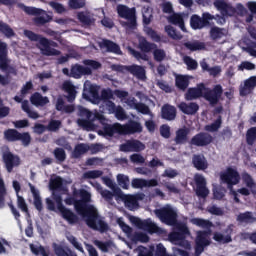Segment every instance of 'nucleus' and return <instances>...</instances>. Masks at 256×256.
Here are the masks:
<instances>
[{"label": "nucleus", "mask_w": 256, "mask_h": 256, "mask_svg": "<svg viewBox=\"0 0 256 256\" xmlns=\"http://www.w3.org/2000/svg\"><path fill=\"white\" fill-rule=\"evenodd\" d=\"M25 37H27L30 41H36L39 43L38 47H41V39H44L43 36L36 34L35 32L31 30H25L24 31Z\"/></svg>", "instance_id": "obj_53"}, {"label": "nucleus", "mask_w": 256, "mask_h": 256, "mask_svg": "<svg viewBox=\"0 0 256 256\" xmlns=\"http://www.w3.org/2000/svg\"><path fill=\"white\" fill-rule=\"evenodd\" d=\"M205 89V85L203 83H200L197 85V87L188 88L187 92L185 93V99L186 101H195V99H199L203 97Z\"/></svg>", "instance_id": "obj_20"}, {"label": "nucleus", "mask_w": 256, "mask_h": 256, "mask_svg": "<svg viewBox=\"0 0 256 256\" xmlns=\"http://www.w3.org/2000/svg\"><path fill=\"white\" fill-rule=\"evenodd\" d=\"M184 63L187 65L189 71H195V69L199 67V64L196 62V60L189 56L184 58Z\"/></svg>", "instance_id": "obj_63"}, {"label": "nucleus", "mask_w": 256, "mask_h": 256, "mask_svg": "<svg viewBox=\"0 0 256 256\" xmlns=\"http://www.w3.org/2000/svg\"><path fill=\"white\" fill-rule=\"evenodd\" d=\"M98 134L103 137H113L114 135H123L121 129V123L103 124L102 130L98 131Z\"/></svg>", "instance_id": "obj_19"}, {"label": "nucleus", "mask_w": 256, "mask_h": 256, "mask_svg": "<svg viewBox=\"0 0 256 256\" xmlns=\"http://www.w3.org/2000/svg\"><path fill=\"white\" fill-rule=\"evenodd\" d=\"M192 223L193 225L201 227L202 229H211V227H213V222L205 220L203 218H194L192 219Z\"/></svg>", "instance_id": "obj_43"}, {"label": "nucleus", "mask_w": 256, "mask_h": 256, "mask_svg": "<svg viewBox=\"0 0 256 256\" xmlns=\"http://www.w3.org/2000/svg\"><path fill=\"white\" fill-rule=\"evenodd\" d=\"M59 212L61 213L63 219H65V221H68L70 225H73L79 221V217L77 216V214H74L71 209H68L65 206L64 208L60 209Z\"/></svg>", "instance_id": "obj_33"}, {"label": "nucleus", "mask_w": 256, "mask_h": 256, "mask_svg": "<svg viewBox=\"0 0 256 256\" xmlns=\"http://www.w3.org/2000/svg\"><path fill=\"white\" fill-rule=\"evenodd\" d=\"M213 5L222 17H233L235 15V8L225 0H213Z\"/></svg>", "instance_id": "obj_17"}, {"label": "nucleus", "mask_w": 256, "mask_h": 256, "mask_svg": "<svg viewBox=\"0 0 256 256\" xmlns=\"http://www.w3.org/2000/svg\"><path fill=\"white\" fill-rule=\"evenodd\" d=\"M179 109L184 113V115H195L199 111V104L195 102L185 103L182 102L179 104Z\"/></svg>", "instance_id": "obj_30"}, {"label": "nucleus", "mask_w": 256, "mask_h": 256, "mask_svg": "<svg viewBox=\"0 0 256 256\" xmlns=\"http://www.w3.org/2000/svg\"><path fill=\"white\" fill-rule=\"evenodd\" d=\"M17 207L23 212L26 213L28 217L31 216L29 214V207L27 206V202H25V198L21 195H17Z\"/></svg>", "instance_id": "obj_49"}, {"label": "nucleus", "mask_w": 256, "mask_h": 256, "mask_svg": "<svg viewBox=\"0 0 256 256\" xmlns=\"http://www.w3.org/2000/svg\"><path fill=\"white\" fill-rule=\"evenodd\" d=\"M155 215L160 219L164 225H168L169 227H175L178 223V215L177 212L171 206H165L160 209L155 210Z\"/></svg>", "instance_id": "obj_4"}, {"label": "nucleus", "mask_w": 256, "mask_h": 256, "mask_svg": "<svg viewBox=\"0 0 256 256\" xmlns=\"http://www.w3.org/2000/svg\"><path fill=\"white\" fill-rule=\"evenodd\" d=\"M220 179L222 183L227 185L228 189H233V186L239 185L241 181V175L232 167H228L225 172L220 174Z\"/></svg>", "instance_id": "obj_9"}, {"label": "nucleus", "mask_w": 256, "mask_h": 256, "mask_svg": "<svg viewBox=\"0 0 256 256\" xmlns=\"http://www.w3.org/2000/svg\"><path fill=\"white\" fill-rule=\"evenodd\" d=\"M4 139L8 143L21 142L23 147H29L31 145V134L29 132H19L17 129L9 128L4 131Z\"/></svg>", "instance_id": "obj_3"}, {"label": "nucleus", "mask_w": 256, "mask_h": 256, "mask_svg": "<svg viewBox=\"0 0 256 256\" xmlns=\"http://www.w3.org/2000/svg\"><path fill=\"white\" fill-rule=\"evenodd\" d=\"M130 221L132 225H135L138 229H142V231H146L153 235V233H161V228L157 226V224L153 223L150 219L141 220L139 217L131 216Z\"/></svg>", "instance_id": "obj_7"}, {"label": "nucleus", "mask_w": 256, "mask_h": 256, "mask_svg": "<svg viewBox=\"0 0 256 256\" xmlns=\"http://www.w3.org/2000/svg\"><path fill=\"white\" fill-rule=\"evenodd\" d=\"M120 151L122 153H141V151H145V144L137 139L127 140L126 143L120 145Z\"/></svg>", "instance_id": "obj_16"}, {"label": "nucleus", "mask_w": 256, "mask_h": 256, "mask_svg": "<svg viewBox=\"0 0 256 256\" xmlns=\"http://www.w3.org/2000/svg\"><path fill=\"white\" fill-rule=\"evenodd\" d=\"M183 47H185V49H187L188 51H192V53L195 51H205L206 49L204 42H201L199 40H195L193 42H184Z\"/></svg>", "instance_id": "obj_35"}, {"label": "nucleus", "mask_w": 256, "mask_h": 256, "mask_svg": "<svg viewBox=\"0 0 256 256\" xmlns=\"http://www.w3.org/2000/svg\"><path fill=\"white\" fill-rule=\"evenodd\" d=\"M122 135H135V133H143V126L135 120H128L126 124H121Z\"/></svg>", "instance_id": "obj_18"}, {"label": "nucleus", "mask_w": 256, "mask_h": 256, "mask_svg": "<svg viewBox=\"0 0 256 256\" xmlns=\"http://www.w3.org/2000/svg\"><path fill=\"white\" fill-rule=\"evenodd\" d=\"M89 151V145L85 143L77 144L72 152V157L74 159H81L82 155H85Z\"/></svg>", "instance_id": "obj_39"}, {"label": "nucleus", "mask_w": 256, "mask_h": 256, "mask_svg": "<svg viewBox=\"0 0 256 256\" xmlns=\"http://www.w3.org/2000/svg\"><path fill=\"white\" fill-rule=\"evenodd\" d=\"M215 20V15H212L209 12H203L202 16L193 14L190 17V27L194 31L205 29V27H213L211 21Z\"/></svg>", "instance_id": "obj_5"}, {"label": "nucleus", "mask_w": 256, "mask_h": 256, "mask_svg": "<svg viewBox=\"0 0 256 256\" xmlns=\"http://www.w3.org/2000/svg\"><path fill=\"white\" fill-rule=\"evenodd\" d=\"M5 195H7V188L5 187V181L0 178V209L5 207Z\"/></svg>", "instance_id": "obj_51"}, {"label": "nucleus", "mask_w": 256, "mask_h": 256, "mask_svg": "<svg viewBox=\"0 0 256 256\" xmlns=\"http://www.w3.org/2000/svg\"><path fill=\"white\" fill-rule=\"evenodd\" d=\"M214 241H216L217 243H222L223 245L227 244V243H231V241H233V238H231V235H223L222 233L219 232H215L214 236H213Z\"/></svg>", "instance_id": "obj_46"}, {"label": "nucleus", "mask_w": 256, "mask_h": 256, "mask_svg": "<svg viewBox=\"0 0 256 256\" xmlns=\"http://www.w3.org/2000/svg\"><path fill=\"white\" fill-rule=\"evenodd\" d=\"M146 35L152 39V41H155V43H161V35L157 33V31L153 30L151 27H147L146 30Z\"/></svg>", "instance_id": "obj_57"}, {"label": "nucleus", "mask_w": 256, "mask_h": 256, "mask_svg": "<svg viewBox=\"0 0 256 256\" xmlns=\"http://www.w3.org/2000/svg\"><path fill=\"white\" fill-rule=\"evenodd\" d=\"M30 103L35 107H45L49 103V98L41 95L39 92H35L30 97Z\"/></svg>", "instance_id": "obj_31"}, {"label": "nucleus", "mask_w": 256, "mask_h": 256, "mask_svg": "<svg viewBox=\"0 0 256 256\" xmlns=\"http://www.w3.org/2000/svg\"><path fill=\"white\" fill-rule=\"evenodd\" d=\"M211 143H213V136L207 132H200L191 138L189 145L192 147H207Z\"/></svg>", "instance_id": "obj_14"}, {"label": "nucleus", "mask_w": 256, "mask_h": 256, "mask_svg": "<svg viewBox=\"0 0 256 256\" xmlns=\"http://www.w3.org/2000/svg\"><path fill=\"white\" fill-rule=\"evenodd\" d=\"M176 87L180 89V91L187 90V87H189V77L179 75L176 77Z\"/></svg>", "instance_id": "obj_41"}, {"label": "nucleus", "mask_w": 256, "mask_h": 256, "mask_svg": "<svg viewBox=\"0 0 256 256\" xmlns=\"http://www.w3.org/2000/svg\"><path fill=\"white\" fill-rule=\"evenodd\" d=\"M189 128H179L174 138L175 145H185L189 141Z\"/></svg>", "instance_id": "obj_28"}, {"label": "nucleus", "mask_w": 256, "mask_h": 256, "mask_svg": "<svg viewBox=\"0 0 256 256\" xmlns=\"http://www.w3.org/2000/svg\"><path fill=\"white\" fill-rule=\"evenodd\" d=\"M48 131H59L61 129V121L60 120H51L46 126Z\"/></svg>", "instance_id": "obj_64"}, {"label": "nucleus", "mask_w": 256, "mask_h": 256, "mask_svg": "<svg viewBox=\"0 0 256 256\" xmlns=\"http://www.w3.org/2000/svg\"><path fill=\"white\" fill-rule=\"evenodd\" d=\"M256 86V76H251L250 78L244 81V87L240 88L241 97H247V95H251L253 93V89Z\"/></svg>", "instance_id": "obj_27"}, {"label": "nucleus", "mask_w": 256, "mask_h": 256, "mask_svg": "<svg viewBox=\"0 0 256 256\" xmlns=\"http://www.w3.org/2000/svg\"><path fill=\"white\" fill-rule=\"evenodd\" d=\"M112 70L117 71L118 73H125V71H128V73H131V75H134V77H137V79H145V68L143 66H139L137 64L130 65V66H123L119 64L112 65Z\"/></svg>", "instance_id": "obj_10"}, {"label": "nucleus", "mask_w": 256, "mask_h": 256, "mask_svg": "<svg viewBox=\"0 0 256 256\" xmlns=\"http://www.w3.org/2000/svg\"><path fill=\"white\" fill-rule=\"evenodd\" d=\"M117 13L121 19H126L127 22H121L122 27L134 31L137 29V10L135 8H129L126 5H118Z\"/></svg>", "instance_id": "obj_2"}, {"label": "nucleus", "mask_w": 256, "mask_h": 256, "mask_svg": "<svg viewBox=\"0 0 256 256\" xmlns=\"http://www.w3.org/2000/svg\"><path fill=\"white\" fill-rule=\"evenodd\" d=\"M161 119L165 121H175V119H177V108L171 104H164L161 107Z\"/></svg>", "instance_id": "obj_23"}, {"label": "nucleus", "mask_w": 256, "mask_h": 256, "mask_svg": "<svg viewBox=\"0 0 256 256\" xmlns=\"http://www.w3.org/2000/svg\"><path fill=\"white\" fill-rule=\"evenodd\" d=\"M0 33H3L5 37H8V39H11V37H15V31H13V28L9 26V24L4 23L3 21L0 22Z\"/></svg>", "instance_id": "obj_42"}, {"label": "nucleus", "mask_w": 256, "mask_h": 256, "mask_svg": "<svg viewBox=\"0 0 256 256\" xmlns=\"http://www.w3.org/2000/svg\"><path fill=\"white\" fill-rule=\"evenodd\" d=\"M52 47H59V44L53 40H49L46 37L41 38L40 40V46H38V49L40 50L41 54L45 57H57L61 55V51L57 50Z\"/></svg>", "instance_id": "obj_8"}, {"label": "nucleus", "mask_w": 256, "mask_h": 256, "mask_svg": "<svg viewBox=\"0 0 256 256\" xmlns=\"http://www.w3.org/2000/svg\"><path fill=\"white\" fill-rule=\"evenodd\" d=\"M129 52L137 61H149V56L145 52H140L133 48H129Z\"/></svg>", "instance_id": "obj_54"}, {"label": "nucleus", "mask_w": 256, "mask_h": 256, "mask_svg": "<svg viewBox=\"0 0 256 256\" xmlns=\"http://www.w3.org/2000/svg\"><path fill=\"white\" fill-rule=\"evenodd\" d=\"M50 189L52 191H63V178H61V176H58L50 180Z\"/></svg>", "instance_id": "obj_45"}, {"label": "nucleus", "mask_w": 256, "mask_h": 256, "mask_svg": "<svg viewBox=\"0 0 256 256\" xmlns=\"http://www.w3.org/2000/svg\"><path fill=\"white\" fill-rule=\"evenodd\" d=\"M194 182L196 184L195 193L200 199H207L209 197V188H207V180L203 174L196 173L194 175Z\"/></svg>", "instance_id": "obj_13"}, {"label": "nucleus", "mask_w": 256, "mask_h": 256, "mask_svg": "<svg viewBox=\"0 0 256 256\" xmlns=\"http://www.w3.org/2000/svg\"><path fill=\"white\" fill-rule=\"evenodd\" d=\"M117 182L119 187L122 189H129V176H126L125 174H118Z\"/></svg>", "instance_id": "obj_56"}, {"label": "nucleus", "mask_w": 256, "mask_h": 256, "mask_svg": "<svg viewBox=\"0 0 256 256\" xmlns=\"http://www.w3.org/2000/svg\"><path fill=\"white\" fill-rule=\"evenodd\" d=\"M89 93L92 97V103H101V96L99 95V87L97 85H90Z\"/></svg>", "instance_id": "obj_48"}, {"label": "nucleus", "mask_w": 256, "mask_h": 256, "mask_svg": "<svg viewBox=\"0 0 256 256\" xmlns=\"http://www.w3.org/2000/svg\"><path fill=\"white\" fill-rule=\"evenodd\" d=\"M165 31L170 39H173L174 41H181V39H183V35H181L177 29L171 25L165 26Z\"/></svg>", "instance_id": "obj_40"}, {"label": "nucleus", "mask_w": 256, "mask_h": 256, "mask_svg": "<svg viewBox=\"0 0 256 256\" xmlns=\"http://www.w3.org/2000/svg\"><path fill=\"white\" fill-rule=\"evenodd\" d=\"M209 35L212 41H219V39H223V37H227V29L213 26L210 29Z\"/></svg>", "instance_id": "obj_34"}, {"label": "nucleus", "mask_w": 256, "mask_h": 256, "mask_svg": "<svg viewBox=\"0 0 256 256\" xmlns=\"http://www.w3.org/2000/svg\"><path fill=\"white\" fill-rule=\"evenodd\" d=\"M185 16L183 13H176L173 12L170 16H168L167 21L171 25H175L176 27H179L181 31L184 33H187V28L185 27Z\"/></svg>", "instance_id": "obj_22"}, {"label": "nucleus", "mask_w": 256, "mask_h": 256, "mask_svg": "<svg viewBox=\"0 0 256 256\" xmlns=\"http://www.w3.org/2000/svg\"><path fill=\"white\" fill-rule=\"evenodd\" d=\"M196 245H202L204 247H209V245H211V240L209 239V233H207V231H199L197 233Z\"/></svg>", "instance_id": "obj_38"}, {"label": "nucleus", "mask_w": 256, "mask_h": 256, "mask_svg": "<svg viewBox=\"0 0 256 256\" xmlns=\"http://www.w3.org/2000/svg\"><path fill=\"white\" fill-rule=\"evenodd\" d=\"M124 204L131 211L139 205V202L137 201V198L135 196H125L124 197Z\"/></svg>", "instance_id": "obj_52"}, {"label": "nucleus", "mask_w": 256, "mask_h": 256, "mask_svg": "<svg viewBox=\"0 0 256 256\" xmlns=\"http://www.w3.org/2000/svg\"><path fill=\"white\" fill-rule=\"evenodd\" d=\"M236 221H238V223H245L246 225H251V223L256 222V218L255 216H253V212L246 211L244 213H240L237 216Z\"/></svg>", "instance_id": "obj_36"}, {"label": "nucleus", "mask_w": 256, "mask_h": 256, "mask_svg": "<svg viewBox=\"0 0 256 256\" xmlns=\"http://www.w3.org/2000/svg\"><path fill=\"white\" fill-rule=\"evenodd\" d=\"M29 185H30V191L34 197L35 209H37V211L41 213V211H43V201L41 200V196L39 195V190H37L35 186H33L32 184H29Z\"/></svg>", "instance_id": "obj_37"}, {"label": "nucleus", "mask_w": 256, "mask_h": 256, "mask_svg": "<svg viewBox=\"0 0 256 256\" xmlns=\"http://www.w3.org/2000/svg\"><path fill=\"white\" fill-rule=\"evenodd\" d=\"M77 124L79 125V127H82L84 131H91L94 127V124L87 119H78Z\"/></svg>", "instance_id": "obj_61"}, {"label": "nucleus", "mask_w": 256, "mask_h": 256, "mask_svg": "<svg viewBox=\"0 0 256 256\" xmlns=\"http://www.w3.org/2000/svg\"><path fill=\"white\" fill-rule=\"evenodd\" d=\"M242 181L248 187V189H253L255 187V180H253V176L249 174L248 172H243L241 174Z\"/></svg>", "instance_id": "obj_50"}, {"label": "nucleus", "mask_w": 256, "mask_h": 256, "mask_svg": "<svg viewBox=\"0 0 256 256\" xmlns=\"http://www.w3.org/2000/svg\"><path fill=\"white\" fill-rule=\"evenodd\" d=\"M53 250L56 256H77V253L71 250V248L61 246L57 243L53 244Z\"/></svg>", "instance_id": "obj_32"}, {"label": "nucleus", "mask_w": 256, "mask_h": 256, "mask_svg": "<svg viewBox=\"0 0 256 256\" xmlns=\"http://www.w3.org/2000/svg\"><path fill=\"white\" fill-rule=\"evenodd\" d=\"M222 123L223 120L221 116H219L212 124L206 125L205 130L209 131L210 133H215V131H219V129H221Z\"/></svg>", "instance_id": "obj_47"}, {"label": "nucleus", "mask_w": 256, "mask_h": 256, "mask_svg": "<svg viewBox=\"0 0 256 256\" xmlns=\"http://www.w3.org/2000/svg\"><path fill=\"white\" fill-rule=\"evenodd\" d=\"M93 70H91L90 67H85L80 64L72 65L70 69V77H73V79H81L83 75H92Z\"/></svg>", "instance_id": "obj_21"}, {"label": "nucleus", "mask_w": 256, "mask_h": 256, "mask_svg": "<svg viewBox=\"0 0 256 256\" xmlns=\"http://www.w3.org/2000/svg\"><path fill=\"white\" fill-rule=\"evenodd\" d=\"M91 203V193L85 189H80V199L76 202V212L86 219V225L94 231L100 233H107L109 231V224L101 218L95 206Z\"/></svg>", "instance_id": "obj_1"}, {"label": "nucleus", "mask_w": 256, "mask_h": 256, "mask_svg": "<svg viewBox=\"0 0 256 256\" xmlns=\"http://www.w3.org/2000/svg\"><path fill=\"white\" fill-rule=\"evenodd\" d=\"M62 91L67 93L66 99L68 103H73L77 98V90L75 89V85L71 81H64L62 84Z\"/></svg>", "instance_id": "obj_25"}, {"label": "nucleus", "mask_w": 256, "mask_h": 256, "mask_svg": "<svg viewBox=\"0 0 256 256\" xmlns=\"http://www.w3.org/2000/svg\"><path fill=\"white\" fill-rule=\"evenodd\" d=\"M22 9L26 13V15L36 16L34 18V23L35 25H37V27H40V25H46V23H50V21H53V16L47 14V12L41 8L23 6Z\"/></svg>", "instance_id": "obj_6"}, {"label": "nucleus", "mask_w": 256, "mask_h": 256, "mask_svg": "<svg viewBox=\"0 0 256 256\" xmlns=\"http://www.w3.org/2000/svg\"><path fill=\"white\" fill-rule=\"evenodd\" d=\"M117 223L119 227L122 229L123 233H126V235H131L133 233V228L131 226L127 225L125 221H123V218H118Z\"/></svg>", "instance_id": "obj_62"}, {"label": "nucleus", "mask_w": 256, "mask_h": 256, "mask_svg": "<svg viewBox=\"0 0 256 256\" xmlns=\"http://www.w3.org/2000/svg\"><path fill=\"white\" fill-rule=\"evenodd\" d=\"M256 141V127H251L246 132L247 145H253Z\"/></svg>", "instance_id": "obj_55"}, {"label": "nucleus", "mask_w": 256, "mask_h": 256, "mask_svg": "<svg viewBox=\"0 0 256 256\" xmlns=\"http://www.w3.org/2000/svg\"><path fill=\"white\" fill-rule=\"evenodd\" d=\"M53 153L55 159L60 163H63L67 159V153H65V149L63 148H56Z\"/></svg>", "instance_id": "obj_59"}, {"label": "nucleus", "mask_w": 256, "mask_h": 256, "mask_svg": "<svg viewBox=\"0 0 256 256\" xmlns=\"http://www.w3.org/2000/svg\"><path fill=\"white\" fill-rule=\"evenodd\" d=\"M2 161L5 165L7 173H13V169L21 165V158L19 155L13 154V152L9 150L2 153Z\"/></svg>", "instance_id": "obj_12"}, {"label": "nucleus", "mask_w": 256, "mask_h": 256, "mask_svg": "<svg viewBox=\"0 0 256 256\" xmlns=\"http://www.w3.org/2000/svg\"><path fill=\"white\" fill-rule=\"evenodd\" d=\"M153 57H154V61H156L157 63H161L163 61H165L166 57H167V53L161 49V48H154L153 50Z\"/></svg>", "instance_id": "obj_44"}, {"label": "nucleus", "mask_w": 256, "mask_h": 256, "mask_svg": "<svg viewBox=\"0 0 256 256\" xmlns=\"http://www.w3.org/2000/svg\"><path fill=\"white\" fill-rule=\"evenodd\" d=\"M113 115H115L118 121H125V119H128L127 112H125V109H123L121 105L117 106Z\"/></svg>", "instance_id": "obj_58"}, {"label": "nucleus", "mask_w": 256, "mask_h": 256, "mask_svg": "<svg viewBox=\"0 0 256 256\" xmlns=\"http://www.w3.org/2000/svg\"><path fill=\"white\" fill-rule=\"evenodd\" d=\"M138 49L142 53H151L153 49H157V44L147 41V38L142 36L138 39Z\"/></svg>", "instance_id": "obj_29"}, {"label": "nucleus", "mask_w": 256, "mask_h": 256, "mask_svg": "<svg viewBox=\"0 0 256 256\" xmlns=\"http://www.w3.org/2000/svg\"><path fill=\"white\" fill-rule=\"evenodd\" d=\"M99 47L101 49H106L108 53H115V55H122V51H121V47L111 41V40H107V39H104L100 44H99Z\"/></svg>", "instance_id": "obj_26"}, {"label": "nucleus", "mask_w": 256, "mask_h": 256, "mask_svg": "<svg viewBox=\"0 0 256 256\" xmlns=\"http://www.w3.org/2000/svg\"><path fill=\"white\" fill-rule=\"evenodd\" d=\"M223 96V86L221 84H217L211 88L204 89V99L210 103V105L214 106L219 103L221 97Z\"/></svg>", "instance_id": "obj_11"}, {"label": "nucleus", "mask_w": 256, "mask_h": 256, "mask_svg": "<svg viewBox=\"0 0 256 256\" xmlns=\"http://www.w3.org/2000/svg\"><path fill=\"white\" fill-rule=\"evenodd\" d=\"M111 99H113V90H111V88L103 89L101 91L100 101L107 103V101H111Z\"/></svg>", "instance_id": "obj_60"}, {"label": "nucleus", "mask_w": 256, "mask_h": 256, "mask_svg": "<svg viewBox=\"0 0 256 256\" xmlns=\"http://www.w3.org/2000/svg\"><path fill=\"white\" fill-rule=\"evenodd\" d=\"M192 165L197 171L209 169V162H207V158L203 154H194L192 156Z\"/></svg>", "instance_id": "obj_24"}, {"label": "nucleus", "mask_w": 256, "mask_h": 256, "mask_svg": "<svg viewBox=\"0 0 256 256\" xmlns=\"http://www.w3.org/2000/svg\"><path fill=\"white\" fill-rule=\"evenodd\" d=\"M0 71L9 73L13 71V67L9 65V49L7 43L0 40Z\"/></svg>", "instance_id": "obj_15"}]
</instances>
